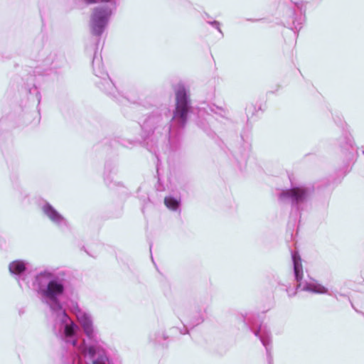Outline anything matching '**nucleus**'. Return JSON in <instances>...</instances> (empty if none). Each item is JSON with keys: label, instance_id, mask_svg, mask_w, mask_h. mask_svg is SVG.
Wrapping results in <instances>:
<instances>
[{"label": "nucleus", "instance_id": "nucleus-1", "mask_svg": "<svg viewBox=\"0 0 364 364\" xmlns=\"http://www.w3.org/2000/svg\"><path fill=\"white\" fill-rule=\"evenodd\" d=\"M117 7V1H113L111 4L98 6L92 9L90 16V28L93 36L99 38L102 35Z\"/></svg>", "mask_w": 364, "mask_h": 364}, {"label": "nucleus", "instance_id": "nucleus-2", "mask_svg": "<svg viewBox=\"0 0 364 364\" xmlns=\"http://www.w3.org/2000/svg\"><path fill=\"white\" fill-rule=\"evenodd\" d=\"M306 7L301 3L295 2L294 7L289 9V16L284 23V26L289 28L296 36L305 22Z\"/></svg>", "mask_w": 364, "mask_h": 364}, {"label": "nucleus", "instance_id": "nucleus-3", "mask_svg": "<svg viewBox=\"0 0 364 364\" xmlns=\"http://www.w3.org/2000/svg\"><path fill=\"white\" fill-rule=\"evenodd\" d=\"M189 106L186 89L183 86H178L176 91V105L173 112V118L178 119L183 125L187 121Z\"/></svg>", "mask_w": 364, "mask_h": 364}, {"label": "nucleus", "instance_id": "nucleus-4", "mask_svg": "<svg viewBox=\"0 0 364 364\" xmlns=\"http://www.w3.org/2000/svg\"><path fill=\"white\" fill-rule=\"evenodd\" d=\"M63 291L64 287L62 284L56 281H50L48 284L47 289L44 291L43 294L47 297L54 299L56 296L63 294Z\"/></svg>", "mask_w": 364, "mask_h": 364}, {"label": "nucleus", "instance_id": "nucleus-5", "mask_svg": "<svg viewBox=\"0 0 364 364\" xmlns=\"http://www.w3.org/2000/svg\"><path fill=\"white\" fill-rule=\"evenodd\" d=\"M305 191L300 188H294L284 191L281 194V198H292L296 202L301 200L305 196Z\"/></svg>", "mask_w": 364, "mask_h": 364}, {"label": "nucleus", "instance_id": "nucleus-6", "mask_svg": "<svg viewBox=\"0 0 364 364\" xmlns=\"http://www.w3.org/2000/svg\"><path fill=\"white\" fill-rule=\"evenodd\" d=\"M78 321L80 323L85 333L88 337H91L93 334L94 329L92 323L89 316L83 314L78 316Z\"/></svg>", "mask_w": 364, "mask_h": 364}, {"label": "nucleus", "instance_id": "nucleus-7", "mask_svg": "<svg viewBox=\"0 0 364 364\" xmlns=\"http://www.w3.org/2000/svg\"><path fill=\"white\" fill-rule=\"evenodd\" d=\"M26 269L25 264L22 261H14L9 264V270L11 273L19 274Z\"/></svg>", "mask_w": 364, "mask_h": 364}, {"label": "nucleus", "instance_id": "nucleus-8", "mask_svg": "<svg viewBox=\"0 0 364 364\" xmlns=\"http://www.w3.org/2000/svg\"><path fill=\"white\" fill-rule=\"evenodd\" d=\"M303 290L316 292V293H326L327 291V289L324 287H321L319 285H315V284H308L303 287Z\"/></svg>", "mask_w": 364, "mask_h": 364}, {"label": "nucleus", "instance_id": "nucleus-9", "mask_svg": "<svg viewBox=\"0 0 364 364\" xmlns=\"http://www.w3.org/2000/svg\"><path fill=\"white\" fill-rule=\"evenodd\" d=\"M164 203L168 208L175 210L178 207L179 201L172 197H166Z\"/></svg>", "mask_w": 364, "mask_h": 364}, {"label": "nucleus", "instance_id": "nucleus-10", "mask_svg": "<svg viewBox=\"0 0 364 364\" xmlns=\"http://www.w3.org/2000/svg\"><path fill=\"white\" fill-rule=\"evenodd\" d=\"M294 272H295L296 279L297 282H299V284L297 285V288H299L301 286L300 281L302 279L303 273H302V270L301 269V267L296 262L294 263Z\"/></svg>", "mask_w": 364, "mask_h": 364}, {"label": "nucleus", "instance_id": "nucleus-11", "mask_svg": "<svg viewBox=\"0 0 364 364\" xmlns=\"http://www.w3.org/2000/svg\"><path fill=\"white\" fill-rule=\"evenodd\" d=\"M47 214L49 218L55 222H58L63 219L62 217L52 208H49V210L47 211Z\"/></svg>", "mask_w": 364, "mask_h": 364}, {"label": "nucleus", "instance_id": "nucleus-12", "mask_svg": "<svg viewBox=\"0 0 364 364\" xmlns=\"http://www.w3.org/2000/svg\"><path fill=\"white\" fill-rule=\"evenodd\" d=\"M82 3H85V6H87L90 4H97V3H109V4H112L113 1H117L116 0H82Z\"/></svg>", "mask_w": 364, "mask_h": 364}, {"label": "nucleus", "instance_id": "nucleus-13", "mask_svg": "<svg viewBox=\"0 0 364 364\" xmlns=\"http://www.w3.org/2000/svg\"><path fill=\"white\" fill-rule=\"evenodd\" d=\"M207 23L210 25L212 27L217 29L220 33H222V31L220 30V23L218 21L216 20H210L207 21Z\"/></svg>", "mask_w": 364, "mask_h": 364}, {"label": "nucleus", "instance_id": "nucleus-14", "mask_svg": "<svg viewBox=\"0 0 364 364\" xmlns=\"http://www.w3.org/2000/svg\"><path fill=\"white\" fill-rule=\"evenodd\" d=\"M65 334L68 337L72 336L74 334V328L72 325L65 326Z\"/></svg>", "mask_w": 364, "mask_h": 364}, {"label": "nucleus", "instance_id": "nucleus-15", "mask_svg": "<svg viewBox=\"0 0 364 364\" xmlns=\"http://www.w3.org/2000/svg\"><path fill=\"white\" fill-rule=\"evenodd\" d=\"M82 0H73L74 7L77 9H82L85 6V3Z\"/></svg>", "mask_w": 364, "mask_h": 364}, {"label": "nucleus", "instance_id": "nucleus-16", "mask_svg": "<svg viewBox=\"0 0 364 364\" xmlns=\"http://www.w3.org/2000/svg\"><path fill=\"white\" fill-rule=\"evenodd\" d=\"M87 353L91 357H94L95 355V348L94 346H90L87 348Z\"/></svg>", "mask_w": 364, "mask_h": 364}, {"label": "nucleus", "instance_id": "nucleus-17", "mask_svg": "<svg viewBox=\"0 0 364 364\" xmlns=\"http://www.w3.org/2000/svg\"><path fill=\"white\" fill-rule=\"evenodd\" d=\"M203 18L204 20H205V21L207 22V21H210V20H212V17L206 12H204V14H203Z\"/></svg>", "mask_w": 364, "mask_h": 364}, {"label": "nucleus", "instance_id": "nucleus-18", "mask_svg": "<svg viewBox=\"0 0 364 364\" xmlns=\"http://www.w3.org/2000/svg\"><path fill=\"white\" fill-rule=\"evenodd\" d=\"M48 43V36L45 33H42V43L46 44Z\"/></svg>", "mask_w": 364, "mask_h": 364}, {"label": "nucleus", "instance_id": "nucleus-19", "mask_svg": "<svg viewBox=\"0 0 364 364\" xmlns=\"http://www.w3.org/2000/svg\"><path fill=\"white\" fill-rule=\"evenodd\" d=\"M92 364H105V363L101 360H94L92 362Z\"/></svg>", "mask_w": 364, "mask_h": 364}, {"label": "nucleus", "instance_id": "nucleus-20", "mask_svg": "<svg viewBox=\"0 0 364 364\" xmlns=\"http://www.w3.org/2000/svg\"><path fill=\"white\" fill-rule=\"evenodd\" d=\"M99 43H100V40L98 41V42H97V43H95V46H99Z\"/></svg>", "mask_w": 364, "mask_h": 364}, {"label": "nucleus", "instance_id": "nucleus-21", "mask_svg": "<svg viewBox=\"0 0 364 364\" xmlns=\"http://www.w3.org/2000/svg\"><path fill=\"white\" fill-rule=\"evenodd\" d=\"M44 26V22H43V19L42 18V27Z\"/></svg>", "mask_w": 364, "mask_h": 364}]
</instances>
